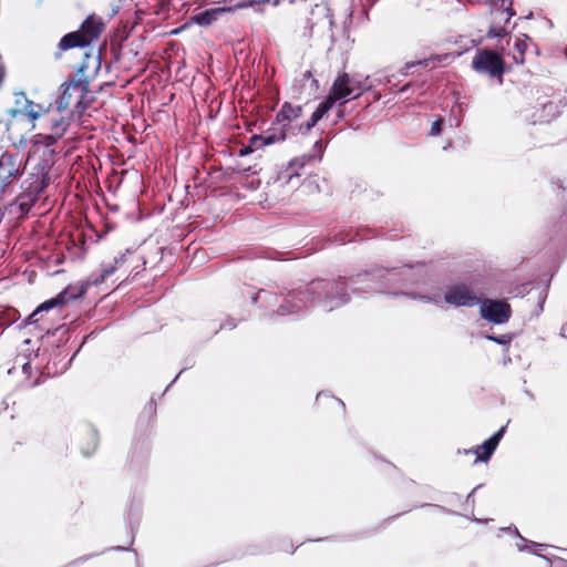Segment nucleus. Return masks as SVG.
Returning a JSON list of instances; mask_svg holds the SVG:
<instances>
[{"label":"nucleus","mask_w":567,"mask_h":567,"mask_svg":"<svg viewBox=\"0 0 567 567\" xmlns=\"http://www.w3.org/2000/svg\"><path fill=\"white\" fill-rule=\"evenodd\" d=\"M49 125L51 133L42 134V136L52 137L54 141H58L64 135L66 127L69 125V121L63 115H61L59 117L50 118Z\"/></svg>","instance_id":"4be33fe9"},{"label":"nucleus","mask_w":567,"mask_h":567,"mask_svg":"<svg viewBox=\"0 0 567 567\" xmlns=\"http://www.w3.org/2000/svg\"><path fill=\"white\" fill-rule=\"evenodd\" d=\"M442 126H443V118L439 117L436 121H434L432 123V126H431V130L429 133L430 136H437L442 131Z\"/></svg>","instance_id":"473e14b6"},{"label":"nucleus","mask_w":567,"mask_h":567,"mask_svg":"<svg viewBox=\"0 0 567 567\" xmlns=\"http://www.w3.org/2000/svg\"><path fill=\"white\" fill-rule=\"evenodd\" d=\"M532 38H515L514 41V49L515 52H513V60L515 63L523 64L525 60V54L529 49V40Z\"/></svg>","instance_id":"a878e982"},{"label":"nucleus","mask_w":567,"mask_h":567,"mask_svg":"<svg viewBox=\"0 0 567 567\" xmlns=\"http://www.w3.org/2000/svg\"><path fill=\"white\" fill-rule=\"evenodd\" d=\"M472 68L478 74L501 79L505 72V62L497 52L482 49L473 58Z\"/></svg>","instance_id":"39448f33"},{"label":"nucleus","mask_w":567,"mask_h":567,"mask_svg":"<svg viewBox=\"0 0 567 567\" xmlns=\"http://www.w3.org/2000/svg\"><path fill=\"white\" fill-rule=\"evenodd\" d=\"M474 493H475V489H472L471 494H468V497H472V494H474Z\"/></svg>","instance_id":"3c124183"},{"label":"nucleus","mask_w":567,"mask_h":567,"mask_svg":"<svg viewBox=\"0 0 567 567\" xmlns=\"http://www.w3.org/2000/svg\"><path fill=\"white\" fill-rule=\"evenodd\" d=\"M186 369L179 370V373L175 377V379L167 385L166 390L179 378V375L185 371Z\"/></svg>","instance_id":"79ce46f5"},{"label":"nucleus","mask_w":567,"mask_h":567,"mask_svg":"<svg viewBox=\"0 0 567 567\" xmlns=\"http://www.w3.org/2000/svg\"><path fill=\"white\" fill-rule=\"evenodd\" d=\"M311 184H312V181H308V183H307V184L305 183V184H303V186H305V187H306V186H310Z\"/></svg>","instance_id":"49530a36"},{"label":"nucleus","mask_w":567,"mask_h":567,"mask_svg":"<svg viewBox=\"0 0 567 567\" xmlns=\"http://www.w3.org/2000/svg\"><path fill=\"white\" fill-rule=\"evenodd\" d=\"M492 7L493 25H491L487 35H508L509 31L499 24L509 23L514 16L512 10L513 0H488Z\"/></svg>","instance_id":"6e6552de"},{"label":"nucleus","mask_w":567,"mask_h":567,"mask_svg":"<svg viewBox=\"0 0 567 567\" xmlns=\"http://www.w3.org/2000/svg\"><path fill=\"white\" fill-rule=\"evenodd\" d=\"M248 144L250 145V148L252 151L264 147L265 144L262 143V135H252L249 138V143Z\"/></svg>","instance_id":"2f4dec72"},{"label":"nucleus","mask_w":567,"mask_h":567,"mask_svg":"<svg viewBox=\"0 0 567 567\" xmlns=\"http://www.w3.org/2000/svg\"><path fill=\"white\" fill-rule=\"evenodd\" d=\"M299 87L301 92L312 95L319 90V82L315 79L312 72L308 70L302 73L301 79L299 80Z\"/></svg>","instance_id":"b1692460"},{"label":"nucleus","mask_w":567,"mask_h":567,"mask_svg":"<svg viewBox=\"0 0 567 567\" xmlns=\"http://www.w3.org/2000/svg\"><path fill=\"white\" fill-rule=\"evenodd\" d=\"M334 102L328 96L319 103L311 117L306 122L298 125V132L307 134L310 130L330 111Z\"/></svg>","instance_id":"412c9836"},{"label":"nucleus","mask_w":567,"mask_h":567,"mask_svg":"<svg viewBox=\"0 0 567 567\" xmlns=\"http://www.w3.org/2000/svg\"><path fill=\"white\" fill-rule=\"evenodd\" d=\"M237 327V322L235 321V319H229L227 320L225 323H223L220 326V329H229V330H233Z\"/></svg>","instance_id":"f704fd0d"},{"label":"nucleus","mask_w":567,"mask_h":567,"mask_svg":"<svg viewBox=\"0 0 567 567\" xmlns=\"http://www.w3.org/2000/svg\"><path fill=\"white\" fill-rule=\"evenodd\" d=\"M14 202H11L9 205L4 207V216L8 215L11 219H22L23 217L18 216V207H14Z\"/></svg>","instance_id":"7c9ffc66"},{"label":"nucleus","mask_w":567,"mask_h":567,"mask_svg":"<svg viewBox=\"0 0 567 567\" xmlns=\"http://www.w3.org/2000/svg\"><path fill=\"white\" fill-rule=\"evenodd\" d=\"M427 274L429 266L422 262L393 268H374L364 274H359L352 279V290L361 296L370 293L402 295L426 303L437 305L441 302L439 295L429 296L403 291L404 288L425 284Z\"/></svg>","instance_id":"7ed1b4c3"},{"label":"nucleus","mask_w":567,"mask_h":567,"mask_svg":"<svg viewBox=\"0 0 567 567\" xmlns=\"http://www.w3.org/2000/svg\"><path fill=\"white\" fill-rule=\"evenodd\" d=\"M444 301L455 307H474L481 301L472 288L466 284H455L446 287Z\"/></svg>","instance_id":"1a4fd4ad"},{"label":"nucleus","mask_w":567,"mask_h":567,"mask_svg":"<svg viewBox=\"0 0 567 567\" xmlns=\"http://www.w3.org/2000/svg\"><path fill=\"white\" fill-rule=\"evenodd\" d=\"M302 111L303 109L301 105H293L289 102H285L276 115V123L288 134L296 135L299 133V124H297V121L301 117Z\"/></svg>","instance_id":"9b49d317"},{"label":"nucleus","mask_w":567,"mask_h":567,"mask_svg":"<svg viewBox=\"0 0 567 567\" xmlns=\"http://www.w3.org/2000/svg\"><path fill=\"white\" fill-rule=\"evenodd\" d=\"M374 81L377 82V84H388L391 82V76H389V75L377 76L374 79Z\"/></svg>","instance_id":"c9c22d12"},{"label":"nucleus","mask_w":567,"mask_h":567,"mask_svg":"<svg viewBox=\"0 0 567 567\" xmlns=\"http://www.w3.org/2000/svg\"><path fill=\"white\" fill-rule=\"evenodd\" d=\"M411 87V83H406L404 84L400 90L399 92L400 93H405L406 91H409V89Z\"/></svg>","instance_id":"ea45409f"},{"label":"nucleus","mask_w":567,"mask_h":567,"mask_svg":"<svg viewBox=\"0 0 567 567\" xmlns=\"http://www.w3.org/2000/svg\"><path fill=\"white\" fill-rule=\"evenodd\" d=\"M55 143L56 141H54L52 137H45L42 136V134L34 136L30 156H40V161L35 166L44 169V172H50L54 165L55 151L53 146Z\"/></svg>","instance_id":"9d476101"},{"label":"nucleus","mask_w":567,"mask_h":567,"mask_svg":"<svg viewBox=\"0 0 567 567\" xmlns=\"http://www.w3.org/2000/svg\"><path fill=\"white\" fill-rule=\"evenodd\" d=\"M560 333L564 338H567V322L563 324Z\"/></svg>","instance_id":"a19ab883"},{"label":"nucleus","mask_w":567,"mask_h":567,"mask_svg":"<svg viewBox=\"0 0 567 567\" xmlns=\"http://www.w3.org/2000/svg\"><path fill=\"white\" fill-rule=\"evenodd\" d=\"M326 396H329V394H328L327 392H319V393L317 394V398H316V399H317V401H318V400H320L321 398H326Z\"/></svg>","instance_id":"37998d69"},{"label":"nucleus","mask_w":567,"mask_h":567,"mask_svg":"<svg viewBox=\"0 0 567 567\" xmlns=\"http://www.w3.org/2000/svg\"><path fill=\"white\" fill-rule=\"evenodd\" d=\"M254 152L251 148H250V145L248 144L247 146H244L240 151H239V155L240 156H244V155H247L249 153Z\"/></svg>","instance_id":"58836bf2"},{"label":"nucleus","mask_w":567,"mask_h":567,"mask_svg":"<svg viewBox=\"0 0 567 567\" xmlns=\"http://www.w3.org/2000/svg\"><path fill=\"white\" fill-rule=\"evenodd\" d=\"M337 402H338L342 408L344 406V403H343V401H342V400L337 399Z\"/></svg>","instance_id":"a18cd8bd"},{"label":"nucleus","mask_w":567,"mask_h":567,"mask_svg":"<svg viewBox=\"0 0 567 567\" xmlns=\"http://www.w3.org/2000/svg\"><path fill=\"white\" fill-rule=\"evenodd\" d=\"M560 114V107L557 103L548 101L543 103L532 115H525L530 124L548 123Z\"/></svg>","instance_id":"6ab92c4d"},{"label":"nucleus","mask_w":567,"mask_h":567,"mask_svg":"<svg viewBox=\"0 0 567 567\" xmlns=\"http://www.w3.org/2000/svg\"><path fill=\"white\" fill-rule=\"evenodd\" d=\"M84 560H85V558H80V559L73 560V561L71 563V565H76V564L82 563V561H84Z\"/></svg>","instance_id":"c03bdc74"},{"label":"nucleus","mask_w":567,"mask_h":567,"mask_svg":"<svg viewBox=\"0 0 567 567\" xmlns=\"http://www.w3.org/2000/svg\"><path fill=\"white\" fill-rule=\"evenodd\" d=\"M474 493H475V489H472L471 494H468V497H472V494H474Z\"/></svg>","instance_id":"09e8293b"},{"label":"nucleus","mask_w":567,"mask_h":567,"mask_svg":"<svg viewBox=\"0 0 567 567\" xmlns=\"http://www.w3.org/2000/svg\"><path fill=\"white\" fill-rule=\"evenodd\" d=\"M320 145V142H316L315 146L318 147Z\"/></svg>","instance_id":"603ef678"},{"label":"nucleus","mask_w":567,"mask_h":567,"mask_svg":"<svg viewBox=\"0 0 567 567\" xmlns=\"http://www.w3.org/2000/svg\"><path fill=\"white\" fill-rule=\"evenodd\" d=\"M128 38H112V40H115V41H112V45L114 44H118L120 45V55H125V52H124V47L122 43L118 42V40H127Z\"/></svg>","instance_id":"e433bc0d"},{"label":"nucleus","mask_w":567,"mask_h":567,"mask_svg":"<svg viewBox=\"0 0 567 567\" xmlns=\"http://www.w3.org/2000/svg\"><path fill=\"white\" fill-rule=\"evenodd\" d=\"M369 80V75L363 80H360L346 72L339 73L327 96L334 103L342 100H344L343 103H346L348 100L358 99L364 91H368L373 86L368 83Z\"/></svg>","instance_id":"20e7f679"},{"label":"nucleus","mask_w":567,"mask_h":567,"mask_svg":"<svg viewBox=\"0 0 567 567\" xmlns=\"http://www.w3.org/2000/svg\"><path fill=\"white\" fill-rule=\"evenodd\" d=\"M14 104L16 106L8 111L11 117L27 116L34 121L40 116L41 106L30 101L23 92L14 94Z\"/></svg>","instance_id":"4468645a"},{"label":"nucleus","mask_w":567,"mask_h":567,"mask_svg":"<svg viewBox=\"0 0 567 567\" xmlns=\"http://www.w3.org/2000/svg\"><path fill=\"white\" fill-rule=\"evenodd\" d=\"M228 9L226 8H212L204 10L197 14H194L190 17L189 21L185 23L183 27L173 29L169 32L166 33V35H176L179 32L184 31L186 28H188L192 23L198 24V25H209L214 21H216L221 14H224Z\"/></svg>","instance_id":"f3484780"},{"label":"nucleus","mask_w":567,"mask_h":567,"mask_svg":"<svg viewBox=\"0 0 567 567\" xmlns=\"http://www.w3.org/2000/svg\"><path fill=\"white\" fill-rule=\"evenodd\" d=\"M485 339H487L488 341L495 342L499 346L508 347L514 339V334L513 333H505V334H501V336L486 334Z\"/></svg>","instance_id":"c85d7f7f"},{"label":"nucleus","mask_w":567,"mask_h":567,"mask_svg":"<svg viewBox=\"0 0 567 567\" xmlns=\"http://www.w3.org/2000/svg\"><path fill=\"white\" fill-rule=\"evenodd\" d=\"M289 136H291V135L288 134L286 131L279 128L278 132H272V133L262 135V143L265 144V146L272 145L278 142H284Z\"/></svg>","instance_id":"cd10ccee"},{"label":"nucleus","mask_w":567,"mask_h":567,"mask_svg":"<svg viewBox=\"0 0 567 567\" xmlns=\"http://www.w3.org/2000/svg\"><path fill=\"white\" fill-rule=\"evenodd\" d=\"M507 362H511V358H505L504 359V363L506 364Z\"/></svg>","instance_id":"de8ad7c7"},{"label":"nucleus","mask_w":567,"mask_h":567,"mask_svg":"<svg viewBox=\"0 0 567 567\" xmlns=\"http://www.w3.org/2000/svg\"><path fill=\"white\" fill-rule=\"evenodd\" d=\"M22 173V158L19 154L4 152L0 156V196Z\"/></svg>","instance_id":"0eeeda50"},{"label":"nucleus","mask_w":567,"mask_h":567,"mask_svg":"<svg viewBox=\"0 0 567 567\" xmlns=\"http://www.w3.org/2000/svg\"><path fill=\"white\" fill-rule=\"evenodd\" d=\"M250 298L252 303L260 302L266 309L267 319L299 317L309 308L330 312L350 301L349 281L346 277L318 278L279 295L260 289Z\"/></svg>","instance_id":"f257e3e1"},{"label":"nucleus","mask_w":567,"mask_h":567,"mask_svg":"<svg viewBox=\"0 0 567 567\" xmlns=\"http://www.w3.org/2000/svg\"><path fill=\"white\" fill-rule=\"evenodd\" d=\"M313 155H303L301 157L293 158L290 161L288 168L286 171V174L282 176V178H286L288 183H291L292 179L296 177H299V174L296 172V167H303L307 162L313 161Z\"/></svg>","instance_id":"5701e85b"},{"label":"nucleus","mask_w":567,"mask_h":567,"mask_svg":"<svg viewBox=\"0 0 567 567\" xmlns=\"http://www.w3.org/2000/svg\"><path fill=\"white\" fill-rule=\"evenodd\" d=\"M474 493H475V489H472L471 494H468V497H472V494H474Z\"/></svg>","instance_id":"8fccbe9b"},{"label":"nucleus","mask_w":567,"mask_h":567,"mask_svg":"<svg viewBox=\"0 0 567 567\" xmlns=\"http://www.w3.org/2000/svg\"><path fill=\"white\" fill-rule=\"evenodd\" d=\"M310 33H326L330 31L332 19L327 6L316 4L308 19Z\"/></svg>","instance_id":"2eb2a0df"},{"label":"nucleus","mask_w":567,"mask_h":567,"mask_svg":"<svg viewBox=\"0 0 567 567\" xmlns=\"http://www.w3.org/2000/svg\"><path fill=\"white\" fill-rule=\"evenodd\" d=\"M478 306L481 317L494 324H504L512 317V308L506 300L484 298L481 299Z\"/></svg>","instance_id":"423d86ee"},{"label":"nucleus","mask_w":567,"mask_h":567,"mask_svg":"<svg viewBox=\"0 0 567 567\" xmlns=\"http://www.w3.org/2000/svg\"><path fill=\"white\" fill-rule=\"evenodd\" d=\"M14 207H18V216L19 217H25L32 206L37 203L35 199L30 197V195H27L24 193H21L19 196L16 197Z\"/></svg>","instance_id":"393cba45"},{"label":"nucleus","mask_w":567,"mask_h":567,"mask_svg":"<svg viewBox=\"0 0 567 567\" xmlns=\"http://www.w3.org/2000/svg\"><path fill=\"white\" fill-rule=\"evenodd\" d=\"M514 533L515 535L517 536V542H516V547L519 551H523L525 550L526 548H528L529 546H534V547H545L546 545H543V544H537L535 542H529L527 540L526 538H524L523 536H520V534L518 533L517 528L514 527Z\"/></svg>","instance_id":"c756f323"},{"label":"nucleus","mask_w":567,"mask_h":567,"mask_svg":"<svg viewBox=\"0 0 567 567\" xmlns=\"http://www.w3.org/2000/svg\"><path fill=\"white\" fill-rule=\"evenodd\" d=\"M125 254L114 257L112 262H103L101 265V271L99 274H91L87 280L84 282L86 289L91 286H99L105 281L107 277L113 275L116 269L125 261Z\"/></svg>","instance_id":"a211bd4d"},{"label":"nucleus","mask_w":567,"mask_h":567,"mask_svg":"<svg viewBox=\"0 0 567 567\" xmlns=\"http://www.w3.org/2000/svg\"><path fill=\"white\" fill-rule=\"evenodd\" d=\"M49 173L50 172H44V169L35 166L34 172H31L29 176L22 182V193L30 195V197L38 202L40 194L50 184Z\"/></svg>","instance_id":"f8f14e48"},{"label":"nucleus","mask_w":567,"mask_h":567,"mask_svg":"<svg viewBox=\"0 0 567 567\" xmlns=\"http://www.w3.org/2000/svg\"><path fill=\"white\" fill-rule=\"evenodd\" d=\"M449 59H454V55L444 54V55H436L435 58L422 59L419 61L408 62V63H405L404 68L400 72L402 75H406L408 71L410 69L414 68L415 65L429 66L431 64V62L434 60H437L439 62H441V61H445Z\"/></svg>","instance_id":"bb28decb"},{"label":"nucleus","mask_w":567,"mask_h":567,"mask_svg":"<svg viewBox=\"0 0 567 567\" xmlns=\"http://www.w3.org/2000/svg\"><path fill=\"white\" fill-rule=\"evenodd\" d=\"M506 426H502L491 437L485 440L482 444L477 445L475 450H466L465 453H475V462H487L492 457L496 447L498 446L502 437L504 436Z\"/></svg>","instance_id":"dca6fc26"},{"label":"nucleus","mask_w":567,"mask_h":567,"mask_svg":"<svg viewBox=\"0 0 567 567\" xmlns=\"http://www.w3.org/2000/svg\"><path fill=\"white\" fill-rule=\"evenodd\" d=\"M86 292V286L82 284L81 286H69L64 290H62L55 297L45 300L37 308V312L49 311L55 307L66 305L72 300L80 299Z\"/></svg>","instance_id":"ddd939ff"},{"label":"nucleus","mask_w":567,"mask_h":567,"mask_svg":"<svg viewBox=\"0 0 567 567\" xmlns=\"http://www.w3.org/2000/svg\"><path fill=\"white\" fill-rule=\"evenodd\" d=\"M352 240H354V236H352V235H350L348 233L347 234L340 233L334 238V241L339 243V244H346V243H349V241H352Z\"/></svg>","instance_id":"72a5a7b5"},{"label":"nucleus","mask_w":567,"mask_h":567,"mask_svg":"<svg viewBox=\"0 0 567 567\" xmlns=\"http://www.w3.org/2000/svg\"><path fill=\"white\" fill-rule=\"evenodd\" d=\"M102 38H61L59 49L66 51L75 49V56L82 59L76 66V78L65 81L61 85V93L55 101L56 111L63 113L70 111V115H81L86 105L84 99L89 93V76L86 71L96 72L101 65V45L106 41L100 42Z\"/></svg>","instance_id":"f03ea898"},{"label":"nucleus","mask_w":567,"mask_h":567,"mask_svg":"<svg viewBox=\"0 0 567 567\" xmlns=\"http://www.w3.org/2000/svg\"><path fill=\"white\" fill-rule=\"evenodd\" d=\"M41 312H37V309L28 317V322L29 323H34L38 321L37 317L40 315Z\"/></svg>","instance_id":"4c0bfd02"},{"label":"nucleus","mask_w":567,"mask_h":567,"mask_svg":"<svg viewBox=\"0 0 567 567\" xmlns=\"http://www.w3.org/2000/svg\"><path fill=\"white\" fill-rule=\"evenodd\" d=\"M105 23L101 17L90 14L82 23L78 31H71L64 35H101L104 31Z\"/></svg>","instance_id":"aec40b11"}]
</instances>
